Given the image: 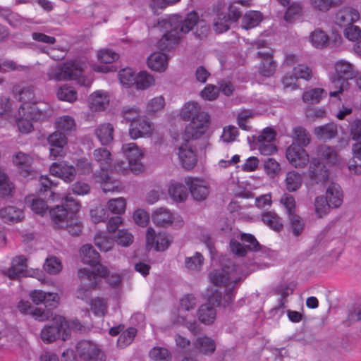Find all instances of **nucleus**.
Instances as JSON below:
<instances>
[{"label":"nucleus","instance_id":"f257e3e1","mask_svg":"<svg viewBox=\"0 0 361 361\" xmlns=\"http://www.w3.org/2000/svg\"><path fill=\"white\" fill-rule=\"evenodd\" d=\"M221 264V269L212 271L209 277L214 285L224 289L223 300L222 292L215 289L212 295H208L207 302L198 309V319L206 325L214 322L216 317L215 307H226L231 303L235 297V284L249 274L244 267L236 265L230 259H223Z\"/></svg>","mask_w":361,"mask_h":361},{"label":"nucleus","instance_id":"f03ea898","mask_svg":"<svg viewBox=\"0 0 361 361\" xmlns=\"http://www.w3.org/2000/svg\"><path fill=\"white\" fill-rule=\"evenodd\" d=\"M198 14L192 11L186 15L184 20L179 15L166 16L158 21V26L166 33L158 42V47L169 50L177 44L183 35L189 32L197 25Z\"/></svg>","mask_w":361,"mask_h":361},{"label":"nucleus","instance_id":"7ed1b4c3","mask_svg":"<svg viewBox=\"0 0 361 361\" xmlns=\"http://www.w3.org/2000/svg\"><path fill=\"white\" fill-rule=\"evenodd\" d=\"M78 277L81 284L76 291V297L89 304L90 310L95 317H104L109 309L106 299L101 297L90 299L91 291L99 284L97 275L93 271L82 268L78 271Z\"/></svg>","mask_w":361,"mask_h":361},{"label":"nucleus","instance_id":"20e7f679","mask_svg":"<svg viewBox=\"0 0 361 361\" xmlns=\"http://www.w3.org/2000/svg\"><path fill=\"white\" fill-rule=\"evenodd\" d=\"M181 118L190 121L183 133L184 139H197L201 137L209 127V116L208 114L201 111L200 106L195 102L185 103L180 112Z\"/></svg>","mask_w":361,"mask_h":361},{"label":"nucleus","instance_id":"39448f33","mask_svg":"<svg viewBox=\"0 0 361 361\" xmlns=\"http://www.w3.org/2000/svg\"><path fill=\"white\" fill-rule=\"evenodd\" d=\"M317 154L319 160L314 158L312 159L309 169V177L317 183H323L329 179V176L326 165L330 166L336 164L338 161V155L334 147L326 145L319 146Z\"/></svg>","mask_w":361,"mask_h":361},{"label":"nucleus","instance_id":"423d86ee","mask_svg":"<svg viewBox=\"0 0 361 361\" xmlns=\"http://www.w3.org/2000/svg\"><path fill=\"white\" fill-rule=\"evenodd\" d=\"M85 63L80 61H70L61 65L51 68L47 76L49 80L55 81L75 80L78 84L90 87L92 79L83 75Z\"/></svg>","mask_w":361,"mask_h":361},{"label":"nucleus","instance_id":"0eeeda50","mask_svg":"<svg viewBox=\"0 0 361 361\" xmlns=\"http://www.w3.org/2000/svg\"><path fill=\"white\" fill-rule=\"evenodd\" d=\"M55 124L57 131L48 137L50 157L53 159L63 156V147L67 144V138L64 133L71 132L75 128V120L68 115L59 117Z\"/></svg>","mask_w":361,"mask_h":361},{"label":"nucleus","instance_id":"6e6552de","mask_svg":"<svg viewBox=\"0 0 361 361\" xmlns=\"http://www.w3.org/2000/svg\"><path fill=\"white\" fill-rule=\"evenodd\" d=\"M121 150L127 159L128 164L123 161H117L114 164V170L118 173L125 174L128 170L133 173H140L143 171L144 166L142 163L145 149L140 147L137 144L130 142L122 145Z\"/></svg>","mask_w":361,"mask_h":361},{"label":"nucleus","instance_id":"1a4fd4ad","mask_svg":"<svg viewBox=\"0 0 361 361\" xmlns=\"http://www.w3.org/2000/svg\"><path fill=\"white\" fill-rule=\"evenodd\" d=\"M123 117L130 121L129 135L133 140L140 137H149L154 131V125L146 117L140 116L137 107L126 108L123 109Z\"/></svg>","mask_w":361,"mask_h":361},{"label":"nucleus","instance_id":"9d476101","mask_svg":"<svg viewBox=\"0 0 361 361\" xmlns=\"http://www.w3.org/2000/svg\"><path fill=\"white\" fill-rule=\"evenodd\" d=\"M47 116V111L38 106H30L27 103L21 104L16 118L19 133L22 134L31 133L34 130L33 122L43 120Z\"/></svg>","mask_w":361,"mask_h":361},{"label":"nucleus","instance_id":"9b49d317","mask_svg":"<svg viewBox=\"0 0 361 361\" xmlns=\"http://www.w3.org/2000/svg\"><path fill=\"white\" fill-rule=\"evenodd\" d=\"M197 305L196 298L192 295H184L180 300V307L172 312L171 320L175 324L185 326L190 331L197 332V322L190 313Z\"/></svg>","mask_w":361,"mask_h":361},{"label":"nucleus","instance_id":"f8f14e48","mask_svg":"<svg viewBox=\"0 0 361 361\" xmlns=\"http://www.w3.org/2000/svg\"><path fill=\"white\" fill-rule=\"evenodd\" d=\"M1 272L11 279L30 276L41 280L42 277V271L40 269H28L27 259L23 255L13 257L11 260V267L2 269Z\"/></svg>","mask_w":361,"mask_h":361},{"label":"nucleus","instance_id":"ddd939ff","mask_svg":"<svg viewBox=\"0 0 361 361\" xmlns=\"http://www.w3.org/2000/svg\"><path fill=\"white\" fill-rule=\"evenodd\" d=\"M214 10L216 17L214 19V30L218 33L227 31L231 25L235 23L241 16V12L233 5L228 8V15L224 13V8L221 4L217 5Z\"/></svg>","mask_w":361,"mask_h":361},{"label":"nucleus","instance_id":"4468645a","mask_svg":"<svg viewBox=\"0 0 361 361\" xmlns=\"http://www.w3.org/2000/svg\"><path fill=\"white\" fill-rule=\"evenodd\" d=\"M335 71L337 75L332 78V83L337 90L330 92L331 97H336L342 93L348 87V79L354 77L353 66L345 60H339L335 63Z\"/></svg>","mask_w":361,"mask_h":361},{"label":"nucleus","instance_id":"2eb2a0df","mask_svg":"<svg viewBox=\"0 0 361 361\" xmlns=\"http://www.w3.org/2000/svg\"><path fill=\"white\" fill-rule=\"evenodd\" d=\"M236 236L240 237L241 242L234 238L230 240L231 251L235 255L243 257L247 252H257L260 250L261 245L253 235L238 232Z\"/></svg>","mask_w":361,"mask_h":361},{"label":"nucleus","instance_id":"dca6fc26","mask_svg":"<svg viewBox=\"0 0 361 361\" xmlns=\"http://www.w3.org/2000/svg\"><path fill=\"white\" fill-rule=\"evenodd\" d=\"M276 132L271 127L264 128L259 135L253 137L255 148L262 155L269 156L277 152Z\"/></svg>","mask_w":361,"mask_h":361},{"label":"nucleus","instance_id":"f3484780","mask_svg":"<svg viewBox=\"0 0 361 361\" xmlns=\"http://www.w3.org/2000/svg\"><path fill=\"white\" fill-rule=\"evenodd\" d=\"M68 326L67 320L62 316H55L51 325L45 326L41 331V338L47 343L54 342L61 335L63 341L68 338V331L64 326Z\"/></svg>","mask_w":361,"mask_h":361},{"label":"nucleus","instance_id":"a211bd4d","mask_svg":"<svg viewBox=\"0 0 361 361\" xmlns=\"http://www.w3.org/2000/svg\"><path fill=\"white\" fill-rule=\"evenodd\" d=\"M76 350L80 361H106V356L97 343L83 340L77 343Z\"/></svg>","mask_w":361,"mask_h":361},{"label":"nucleus","instance_id":"6ab92c4d","mask_svg":"<svg viewBox=\"0 0 361 361\" xmlns=\"http://www.w3.org/2000/svg\"><path fill=\"white\" fill-rule=\"evenodd\" d=\"M152 219L154 224L161 227L181 226L183 224V220L178 214L171 212L165 207L155 209L152 213Z\"/></svg>","mask_w":361,"mask_h":361},{"label":"nucleus","instance_id":"aec40b11","mask_svg":"<svg viewBox=\"0 0 361 361\" xmlns=\"http://www.w3.org/2000/svg\"><path fill=\"white\" fill-rule=\"evenodd\" d=\"M183 143L178 148V158L182 166L186 170L193 169L197 163V153L195 147L190 143L193 139L188 140L184 139L182 135Z\"/></svg>","mask_w":361,"mask_h":361},{"label":"nucleus","instance_id":"412c9836","mask_svg":"<svg viewBox=\"0 0 361 361\" xmlns=\"http://www.w3.org/2000/svg\"><path fill=\"white\" fill-rule=\"evenodd\" d=\"M185 183L192 197L197 201L206 199L209 193V183L204 179L197 177H187L185 178Z\"/></svg>","mask_w":361,"mask_h":361},{"label":"nucleus","instance_id":"4be33fe9","mask_svg":"<svg viewBox=\"0 0 361 361\" xmlns=\"http://www.w3.org/2000/svg\"><path fill=\"white\" fill-rule=\"evenodd\" d=\"M303 147L293 142L286 149V158L295 168H303L310 162L309 154Z\"/></svg>","mask_w":361,"mask_h":361},{"label":"nucleus","instance_id":"5701e85b","mask_svg":"<svg viewBox=\"0 0 361 361\" xmlns=\"http://www.w3.org/2000/svg\"><path fill=\"white\" fill-rule=\"evenodd\" d=\"M171 240L169 236L162 233L158 235L155 233L152 228H148L146 233V246L151 250L154 248L157 251H164L167 249Z\"/></svg>","mask_w":361,"mask_h":361},{"label":"nucleus","instance_id":"b1692460","mask_svg":"<svg viewBox=\"0 0 361 361\" xmlns=\"http://www.w3.org/2000/svg\"><path fill=\"white\" fill-rule=\"evenodd\" d=\"M50 173L66 183L72 182L76 176V169L66 161L54 162L50 166Z\"/></svg>","mask_w":361,"mask_h":361},{"label":"nucleus","instance_id":"393cba45","mask_svg":"<svg viewBox=\"0 0 361 361\" xmlns=\"http://www.w3.org/2000/svg\"><path fill=\"white\" fill-rule=\"evenodd\" d=\"M29 297L37 305L43 304L45 307H55L59 302V296L56 293L45 292L42 290H32Z\"/></svg>","mask_w":361,"mask_h":361},{"label":"nucleus","instance_id":"a878e982","mask_svg":"<svg viewBox=\"0 0 361 361\" xmlns=\"http://www.w3.org/2000/svg\"><path fill=\"white\" fill-rule=\"evenodd\" d=\"M13 163L23 177L33 176L35 173L32 169L33 158L28 154L18 152L13 156Z\"/></svg>","mask_w":361,"mask_h":361},{"label":"nucleus","instance_id":"bb28decb","mask_svg":"<svg viewBox=\"0 0 361 361\" xmlns=\"http://www.w3.org/2000/svg\"><path fill=\"white\" fill-rule=\"evenodd\" d=\"M110 97L104 90H97L91 94L88 99L89 107L92 111H101L109 106Z\"/></svg>","mask_w":361,"mask_h":361},{"label":"nucleus","instance_id":"cd10ccee","mask_svg":"<svg viewBox=\"0 0 361 361\" xmlns=\"http://www.w3.org/2000/svg\"><path fill=\"white\" fill-rule=\"evenodd\" d=\"M25 217L22 205L18 207L8 205L0 209V218L6 224H15L21 221Z\"/></svg>","mask_w":361,"mask_h":361},{"label":"nucleus","instance_id":"c85d7f7f","mask_svg":"<svg viewBox=\"0 0 361 361\" xmlns=\"http://www.w3.org/2000/svg\"><path fill=\"white\" fill-rule=\"evenodd\" d=\"M360 13L357 10L351 7H345L338 11L336 15L335 22L340 27H348L357 21Z\"/></svg>","mask_w":361,"mask_h":361},{"label":"nucleus","instance_id":"c756f323","mask_svg":"<svg viewBox=\"0 0 361 361\" xmlns=\"http://www.w3.org/2000/svg\"><path fill=\"white\" fill-rule=\"evenodd\" d=\"M257 55L261 60L258 67L259 73L264 77L271 76L274 73L276 68V63L273 60L271 52L269 51H259Z\"/></svg>","mask_w":361,"mask_h":361},{"label":"nucleus","instance_id":"7c9ffc66","mask_svg":"<svg viewBox=\"0 0 361 361\" xmlns=\"http://www.w3.org/2000/svg\"><path fill=\"white\" fill-rule=\"evenodd\" d=\"M13 93L14 97L22 102V104L27 103L30 106H37L34 90L32 86L16 85L13 87Z\"/></svg>","mask_w":361,"mask_h":361},{"label":"nucleus","instance_id":"2f4dec72","mask_svg":"<svg viewBox=\"0 0 361 361\" xmlns=\"http://www.w3.org/2000/svg\"><path fill=\"white\" fill-rule=\"evenodd\" d=\"M194 350L200 354L210 355L216 350L215 341L209 336H200L193 341Z\"/></svg>","mask_w":361,"mask_h":361},{"label":"nucleus","instance_id":"473e14b6","mask_svg":"<svg viewBox=\"0 0 361 361\" xmlns=\"http://www.w3.org/2000/svg\"><path fill=\"white\" fill-rule=\"evenodd\" d=\"M96 181L102 185V188L104 192L119 191L121 188L120 182L113 179L109 176V171L104 173L99 172L94 174Z\"/></svg>","mask_w":361,"mask_h":361},{"label":"nucleus","instance_id":"72a5a7b5","mask_svg":"<svg viewBox=\"0 0 361 361\" xmlns=\"http://www.w3.org/2000/svg\"><path fill=\"white\" fill-rule=\"evenodd\" d=\"M325 197L332 208L339 207L343 202V194L340 185L331 183L326 189Z\"/></svg>","mask_w":361,"mask_h":361},{"label":"nucleus","instance_id":"f704fd0d","mask_svg":"<svg viewBox=\"0 0 361 361\" xmlns=\"http://www.w3.org/2000/svg\"><path fill=\"white\" fill-rule=\"evenodd\" d=\"M148 67L157 72H164L168 67V58L161 52L152 53L147 59Z\"/></svg>","mask_w":361,"mask_h":361},{"label":"nucleus","instance_id":"c9c22d12","mask_svg":"<svg viewBox=\"0 0 361 361\" xmlns=\"http://www.w3.org/2000/svg\"><path fill=\"white\" fill-rule=\"evenodd\" d=\"M168 192L171 200L176 202H185L188 196L185 186L183 183L176 181L170 183Z\"/></svg>","mask_w":361,"mask_h":361},{"label":"nucleus","instance_id":"e433bc0d","mask_svg":"<svg viewBox=\"0 0 361 361\" xmlns=\"http://www.w3.org/2000/svg\"><path fill=\"white\" fill-rule=\"evenodd\" d=\"M114 126L109 123L99 125L95 130V135L102 145H106L114 139Z\"/></svg>","mask_w":361,"mask_h":361},{"label":"nucleus","instance_id":"4c0bfd02","mask_svg":"<svg viewBox=\"0 0 361 361\" xmlns=\"http://www.w3.org/2000/svg\"><path fill=\"white\" fill-rule=\"evenodd\" d=\"M80 257L84 264L94 267L99 264L100 260L99 254L94 249L92 245L86 244L80 249Z\"/></svg>","mask_w":361,"mask_h":361},{"label":"nucleus","instance_id":"58836bf2","mask_svg":"<svg viewBox=\"0 0 361 361\" xmlns=\"http://www.w3.org/2000/svg\"><path fill=\"white\" fill-rule=\"evenodd\" d=\"M314 135L320 140H328L337 135V126L333 123L315 127L313 131Z\"/></svg>","mask_w":361,"mask_h":361},{"label":"nucleus","instance_id":"ea45409f","mask_svg":"<svg viewBox=\"0 0 361 361\" xmlns=\"http://www.w3.org/2000/svg\"><path fill=\"white\" fill-rule=\"evenodd\" d=\"M111 154L106 148H98L94 150L93 157L94 160L99 164L100 172L108 171L111 161Z\"/></svg>","mask_w":361,"mask_h":361},{"label":"nucleus","instance_id":"a19ab883","mask_svg":"<svg viewBox=\"0 0 361 361\" xmlns=\"http://www.w3.org/2000/svg\"><path fill=\"white\" fill-rule=\"evenodd\" d=\"M262 222L274 231H280L283 228L281 218L274 212H267L262 214Z\"/></svg>","mask_w":361,"mask_h":361},{"label":"nucleus","instance_id":"79ce46f5","mask_svg":"<svg viewBox=\"0 0 361 361\" xmlns=\"http://www.w3.org/2000/svg\"><path fill=\"white\" fill-rule=\"evenodd\" d=\"M285 183L287 190L289 192H295L301 187L302 177L299 173L291 171L287 173Z\"/></svg>","mask_w":361,"mask_h":361},{"label":"nucleus","instance_id":"37998d69","mask_svg":"<svg viewBox=\"0 0 361 361\" xmlns=\"http://www.w3.org/2000/svg\"><path fill=\"white\" fill-rule=\"evenodd\" d=\"M309 38L312 45L317 49L324 48L329 44L328 35L320 29H316L311 32Z\"/></svg>","mask_w":361,"mask_h":361},{"label":"nucleus","instance_id":"c03bdc74","mask_svg":"<svg viewBox=\"0 0 361 361\" xmlns=\"http://www.w3.org/2000/svg\"><path fill=\"white\" fill-rule=\"evenodd\" d=\"M262 20V14L255 11L247 12L242 19V27L249 30L257 26Z\"/></svg>","mask_w":361,"mask_h":361},{"label":"nucleus","instance_id":"a18cd8bd","mask_svg":"<svg viewBox=\"0 0 361 361\" xmlns=\"http://www.w3.org/2000/svg\"><path fill=\"white\" fill-rule=\"evenodd\" d=\"M284 14V20L288 23H293L301 18L302 15V7L299 2L290 3Z\"/></svg>","mask_w":361,"mask_h":361},{"label":"nucleus","instance_id":"49530a36","mask_svg":"<svg viewBox=\"0 0 361 361\" xmlns=\"http://www.w3.org/2000/svg\"><path fill=\"white\" fill-rule=\"evenodd\" d=\"M50 216L53 222L59 226L63 227L66 223L68 212L63 206H56L50 211Z\"/></svg>","mask_w":361,"mask_h":361},{"label":"nucleus","instance_id":"de8ad7c7","mask_svg":"<svg viewBox=\"0 0 361 361\" xmlns=\"http://www.w3.org/2000/svg\"><path fill=\"white\" fill-rule=\"evenodd\" d=\"M326 92L322 88H313L304 92L302 100L305 103L317 104L319 103L322 97L326 96Z\"/></svg>","mask_w":361,"mask_h":361},{"label":"nucleus","instance_id":"09e8293b","mask_svg":"<svg viewBox=\"0 0 361 361\" xmlns=\"http://www.w3.org/2000/svg\"><path fill=\"white\" fill-rule=\"evenodd\" d=\"M204 257L200 252H196L192 257H188L185 259L187 269L191 272L199 271L203 265Z\"/></svg>","mask_w":361,"mask_h":361},{"label":"nucleus","instance_id":"8fccbe9b","mask_svg":"<svg viewBox=\"0 0 361 361\" xmlns=\"http://www.w3.org/2000/svg\"><path fill=\"white\" fill-rule=\"evenodd\" d=\"M293 139L301 147H306L310 142V134L301 126H296L293 129Z\"/></svg>","mask_w":361,"mask_h":361},{"label":"nucleus","instance_id":"3c124183","mask_svg":"<svg viewBox=\"0 0 361 361\" xmlns=\"http://www.w3.org/2000/svg\"><path fill=\"white\" fill-rule=\"evenodd\" d=\"M149 356L153 361H171L172 359L169 350L166 348L159 346L152 348Z\"/></svg>","mask_w":361,"mask_h":361},{"label":"nucleus","instance_id":"603ef678","mask_svg":"<svg viewBox=\"0 0 361 361\" xmlns=\"http://www.w3.org/2000/svg\"><path fill=\"white\" fill-rule=\"evenodd\" d=\"M26 202L30 204V208L35 214L43 216L47 211V202L41 198L29 196L26 197Z\"/></svg>","mask_w":361,"mask_h":361},{"label":"nucleus","instance_id":"864d4df0","mask_svg":"<svg viewBox=\"0 0 361 361\" xmlns=\"http://www.w3.org/2000/svg\"><path fill=\"white\" fill-rule=\"evenodd\" d=\"M153 76L145 71H141L136 75L135 84L138 90H146L154 84Z\"/></svg>","mask_w":361,"mask_h":361},{"label":"nucleus","instance_id":"5fc2aeb1","mask_svg":"<svg viewBox=\"0 0 361 361\" xmlns=\"http://www.w3.org/2000/svg\"><path fill=\"white\" fill-rule=\"evenodd\" d=\"M354 164H350L348 169L355 174H361V143H355L353 146Z\"/></svg>","mask_w":361,"mask_h":361},{"label":"nucleus","instance_id":"6e6d98bb","mask_svg":"<svg viewBox=\"0 0 361 361\" xmlns=\"http://www.w3.org/2000/svg\"><path fill=\"white\" fill-rule=\"evenodd\" d=\"M93 272L97 275V278L98 276L100 277H108V281L113 287H116L121 283V279L120 275L114 274L109 276L108 269L102 264H99L97 267V273Z\"/></svg>","mask_w":361,"mask_h":361},{"label":"nucleus","instance_id":"4d7b16f0","mask_svg":"<svg viewBox=\"0 0 361 361\" xmlns=\"http://www.w3.org/2000/svg\"><path fill=\"white\" fill-rule=\"evenodd\" d=\"M106 207L113 214H121L126 211V200L123 197L111 199L108 201Z\"/></svg>","mask_w":361,"mask_h":361},{"label":"nucleus","instance_id":"13d9d810","mask_svg":"<svg viewBox=\"0 0 361 361\" xmlns=\"http://www.w3.org/2000/svg\"><path fill=\"white\" fill-rule=\"evenodd\" d=\"M57 97L61 101L72 103L77 99V92L71 87L63 85L58 90Z\"/></svg>","mask_w":361,"mask_h":361},{"label":"nucleus","instance_id":"bf43d9fd","mask_svg":"<svg viewBox=\"0 0 361 361\" xmlns=\"http://www.w3.org/2000/svg\"><path fill=\"white\" fill-rule=\"evenodd\" d=\"M94 243L95 245L103 252L110 250L114 245L113 240L102 233H99L95 235Z\"/></svg>","mask_w":361,"mask_h":361},{"label":"nucleus","instance_id":"052dcab7","mask_svg":"<svg viewBox=\"0 0 361 361\" xmlns=\"http://www.w3.org/2000/svg\"><path fill=\"white\" fill-rule=\"evenodd\" d=\"M136 75L137 74L130 68L122 69L118 73L121 83L126 87H130L135 84Z\"/></svg>","mask_w":361,"mask_h":361},{"label":"nucleus","instance_id":"680f3d73","mask_svg":"<svg viewBox=\"0 0 361 361\" xmlns=\"http://www.w3.org/2000/svg\"><path fill=\"white\" fill-rule=\"evenodd\" d=\"M137 330L135 328H128L124 331L119 336L117 341L118 346L121 348H124L132 343L135 335Z\"/></svg>","mask_w":361,"mask_h":361},{"label":"nucleus","instance_id":"e2e57ef3","mask_svg":"<svg viewBox=\"0 0 361 361\" xmlns=\"http://www.w3.org/2000/svg\"><path fill=\"white\" fill-rule=\"evenodd\" d=\"M314 206L316 214L319 218L326 215L329 212L330 209L332 208L330 204L326 202V199L324 196H319L316 197Z\"/></svg>","mask_w":361,"mask_h":361},{"label":"nucleus","instance_id":"0e129e2a","mask_svg":"<svg viewBox=\"0 0 361 361\" xmlns=\"http://www.w3.org/2000/svg\"><path fill=\"white\" fill-rule=\"evenodd\" d=\"M14 186L6 174L0 169V196L6 197L12 194Z\"/></svg>","mask_w":361,"mask_h":361},{"label":"nucleus","instance_id":"69168bd1","mask_svg":"<svg viewBox=\"0 0 361 361\" xmlns=\"http://www.w3.org/2000/svg\"><path fill=\"white\" fill-rule=\"evenodd\" d=\"M341 1L342 0H310V4L313 8L326 12Z\"/></svg>","mask_w":361,"mask_h":361},{"label":"nucleus","instance_id":"338daca9","mask_svg":"<svg viewBox=\"0 0 361 361\" xmlns=\"http://www.w3.org/2000/svg\"><path fill=\"white\" fill-rule=\"evenodd\" d=\"M280 203L284 207L288 216L295 214L296 204L293 195L284 193L280 199Z\"/></svg>","mask_w":361,"mask_h":361},{"label":"nucleus","instance_id":"774afa93","mask_svg":"<svg viewBox=\"0 0 361 361\" xmlns=\"http://www.w3.org/2000/svg\"><path fill=\"white\" fill-rule=\"evenodd\" d=\"M118 54L111 49H103L97 52L98 60L104 63H111L118 59Z\"/></svg>","mask_w":361,"mask_h":361}]
</instances>
